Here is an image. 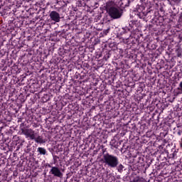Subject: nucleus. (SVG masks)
Listing matches in <instances>:
<instances>
[{"label":"nucleus","mask_w":182,"mask_h":182,"mask_svg":"<svg viewBox=\"0 0 182 182\" xmlns=\"http://www.w3.org/2000/svg\"><path fill=\"white\" fill-rule=\"evenodd\" d=\"M38 153H40V154H43V156H45V154H46V149H45V148L38 147Z\"/></svg>","instance_id":"nucleus-7"},{"label":"nucleus","mask_w":182,"mask_h":182,"mask_svg":"<svg viewBox=\"0 0 182 182\" xmlns=\"http://www.w3.org/2000/svg\"><path fill=\"white\" fill-rule=\"evenodd\" d=\"M123 168H124V166H123V165H122V164L119 165L118 171H119V172L123 171Z\"/></svg>","instance_id":"nucleus-9"},{"label":"nucleus","mask_w":182,"mask_h":182,"mask_svg":"<svg viewBox=\"0 0 182 182\" xmlns=\"http://www.w3.org/2000/svg\"><path fill=\"white\" fill-rule=\"evenodd\" d=\"M50 17L54 22H60V15L55 11H53L50 14Z\"/></svg>","instance_id":"nucleus-5"},{"label":"nucleus","mask_w":182,"mask_h":182,"mask_svg":"<svg viewBox=\"0 0 182 182\" xmlns=\"http://www.w3.org/2000/svg\"><path fill=\"white\" fill-rule=\"evenodd\" d=\"M173 2H175L176 4H178L180 2V0H171Z\"/></svg>","instance_id":"nucleus-10"},{"label":"nucleus","mask_w":182,"mask_h":182,"mask_svg":"<svg viewBox=\"0 0 182 182\" xmlns=\"http://www.w3.org/2000/svg\"><path fill=\"white\" fill-rule=\"evenodd\" d=\"M103 163L108 166V167L114 168V167H117L119 164V159L117 156L106 154L103 155Z\"/></svg>","instance_id":"nucleus-1"},{"label":"nucleus","mask_w":182,"mask_h":182,"mask_svg":"<svg viewBox=\"0 0 182 182\" xmlns=\"http://www.w3.org/2000/svg\"><path fill=\"white\" fill-rule=\"evenodd\" d=\"M21 133L24 134L26 139H28L30 140H33L38 134L32 129H22Z\"/></svg>","instance_id":"nucleus-3"},{"label":"nucleus","mask_w":182,"mask_h":182,"mask_svg":"<svg viewBox=\"0 0 182 182\" xmlns=\"http://www.w3.org/2000/svg\"><path fill=\"white\" fill-rule=\"evenodd\" d=\"M48 167L51 168L49 172L50 174H52L54 177H58V178H62V177H63V173L58 166H51L50 165H48Z\"/></svg>","instance_id":"nucleus-4"},{"label":"nucleus","mask_w":182,"mask_h":182,"mask_svg":"<svg viewBox=\"0 0 182 182\" xmlns=\"http://www.w3.org/2000/svg\"><path fill=\"white\" fill-rule=\"evenodd\" d=\"M107 11L111 18H113L114 19H119V18L122 16L120 10L116 7L112 6L107 8Z\"/></svg>","instance_id":"nucleus-2"},{"label":"nucleus","mask_w":182,"mask_h":182,"mask_svg":"<svg viewBox=\"0 0 182 182\" xmlns=\"http://www.w3.org/2000/svg\"><path fill=\"white\" fill-rule=\"evenodd\" d=\"M33 140H34L36 143H40L41 144H42L43 143H45V141H43V139L42 138V136H38V135L35 136V139H33Z\"/></svg>","instance_id":"nucleus-6"},{"label":"nucleus","mask_w":182,"mask_h":182,"mask_svg":"<svg viewBox=\"0 0 182 182\" xmlns=\"http://www.w3.org/2000/svg\"><path fill=\"white\" fill-rule=\"evenodd\" d=\"M178 90H181L178 92V95H181L182 93V81L179 84V87L177 88Z\"/></svg>","instance_id":"nucleus-8"}]
</instances>
